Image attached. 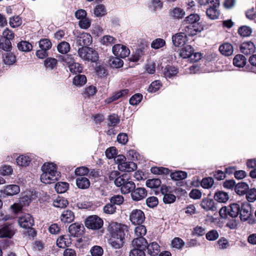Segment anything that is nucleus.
Here are the masks:
<instances>
[{
  "label": "nucleus",
  "instance_id": "nucleus-1",
  "mask_svg": "<svg viewBox=\"0 0 256 256\" xmlns=\"http://www.w3.org/2000/svg\"><path fill=\"white\" fill-rule=\"evenodd\" d=\"M42 171L40 180L46 184L54 183L60 177L56 165L52 162H45L42 166Z\"/></svg>",
  "mask_w": 256,
  "mask_h": 256
},
{
  "label": "nucleus",
  "instance_id": "nucleus-2",
  "mask_svg": "<svg viewBox=\"0 0 256 256\" xmlns=\"http://www.w3.org/2000/svg\"><path fill=\"white\" fill-rule=\"evenodd\" d=\"M78 56L84 61L96 62L98 60V52L92 48L82 46L78 50Z\"/></svg>",
  "mask_w": 256,
  "mask_h": 256
},
{
  "label": "nucleus",
  "instance_id": "nucleus-3",
  "mask_svg": "<svg viewBox=\"0 0 256 256\" xmlns=\"http://www.w3.org/2000/svg\"><path fill=\"white\" fill-rule=\"evenodd\" d=\"M109 231L112 238L124 241L125 234L120 224L116 222H112L109 226Z\"/></svg>",
  "mask_w": 256,
  "mask_h": 256
},
{
  "label": "nucleus",
  "instance_id": "nucleus-4",
  "mask_svg": "<svg viewBox=\"0 0 256 256\" xmlns=\"http://www.w3.org/2000/svg\"><path fill=\"white\" fill-rule=\"evenodd\" d=\"M85 225L88 228L98 230L102 226L103 221L96 216H92L86 218Z\"/></svg>",
  "mask_w": 256,
  "mask_h": 256
},
{
  "label": "nucleus",
  "instance_id": "nucleus-5",
  "mask_svg": "<svg viewBox=\"0 0 256 256\" xmlns=\"http://www.w3.org/2000/svg\"><path fill=\"white\" fill-rule=\"evenodd\" d=\"M204 26L198 22L196 23L188 24L184 27L183 30L188 35V36H194L200 32L204 30Z\"/></svg>",
  "mask_w": 256,
  "mask_h": 256
},
{
  "label": "nucleus",
  "instance_id": "nucleus-6",
  "mask_svg": "<svg viewBox=\"0 0 256 256\" xmlns=\"http://www.w3.org/2000/svg\"><path fill=\"white\" fill-rule=\"evenodd\" d=\"M219 5V0H211L210 7L206 10V14L210 19L215 20L218 18L220 16V12L218 10Z\"/></svg>",
  "mask_w": 256,
  "mask_h": 256
},
{
  "label": "nucleus",
  "instance_id": "nucleus-7",
  "mask_svg": "<svg viewBox=\"0 0 256 256\" xmlns=\"http://www.w3.org/2000/svg\"><path fill=\"white\" fill-rule=\"evenodd\" d=\"M130 219L134 224H140L145 220L144 214L140 210H134L130 214Z\"/></svg>",
  "mask_w": 256,
  "mask_h": 256
},
{
  "label": "nucleus",
  "instance_id": "nucleus-8",
  "mask_svg": "<svg viewBox=\"0 0 256 256\" xmlns=\"http://www.w3.org/2000/svg\"><path fill=\"white\" fill-rule=\"evenodd\" d=\"M112 50L116 56L121 58H125L130 54V50L126 46L121 44L114 45Z\"/></svg>",
  "mask_w": 256,
  "mask_h": 256
},
{
  "label": "nucleus",
  "instance_id": "nucleus-9",
  "mask_svg": "<svg viewBox=\"0 0 256 256\" xmlns=\"http://www.w3.org/2000/svg\"><path fill=\"white\" fill-rule=\"evenodd\" d=\"M240 218L242 221L248 220L252 216L251 207L248 202L242 203L240 211Z\"/></svg>",
  "mask_w": 256,
  "mask_h": 256
},
{
  "label": "nucleus",
  "instance_id": "nucleus-10",
  "mask_svg": "<svg viewBox=\"0 0 256 256\" xmlns=\"http://www.w3.org/2000/svg\"><path fill=\"white\" fill-rule=\"evenodd\" d=\"M15 230L12 224L0 226V238H11L15 234Z\"/></svg>",
  "mask_w": 256,
  "mask_h": 256
},
{
  "label": "nucleus",
  "instance_id": "nucleus-11",
  "mask_svg": "<svg viewBox=\"0 0 256 256\" xmlns=\"http://www.w3.org/2000/svg\"><path fill=\"white\" fill-rule=\"evenodd\" d=\"M20 192V187L17 184H8L4 186V189L0 190V192L8 196L16 195Z\"/></svg>",
  "mask_w": 256,
  "mask_h": 256
},
{
  "label": "nucleus",
  "instance_id": "nucleus-12",
  "mask_svg": "<svg viewBox=\"0 0 256 256\" xmlns=\"http://www.w3.org/2000/svg\"><path fill=\"white\" fill-rule=\"evenodd\" d=\"M184 32L176 34L172 37V41L175 46L180 47L183 46L186 42L188 35Z\"/></svg>",
  "mask_w": 256,
  "mask_h": 256
},
{
  "label": "nucleus",
  "instance_id": "nucleus-13",
  "mask_svg": "<svg viewBox=\"0 0 256 256\" xmlns=\"http://www.w3.org/2000/svg\"><path fill=\"white\" fill-rule=\"evenodd\" d=\"M76 42L79 46H87L92 42V37L88 33L82 32L76 37Z\"/></svg>",
  "mask_w": 256,
  "mask_h": 256
},
{
  "label": "nucleus",
  "instance_id": "nucleus-14",
  "mask_svg": "<svg viewBox=\"0 0 256 256\" xmlns=\"http://www.w3.org/2000/svg\"><path fill=\"white\" fill-rule=\"evenodd\" d=\"M18 224L22 228H29L34 225V220L31 215L27 214L19 218Z\"/></svg>",
  "mask_w": 256,
  "mask_h": 256
},
{
  "label": "nucleus",
  "instance_id": "nucleus-15",
  "mask_svg": "<svg viewBox=\"0 0 256 256\" xmlns=\"http://www.w3.org/2000/svg\"><path fill=\"white\" fill-rule=\"evenodd\" d=\"M147 195V191L144 188H137L132 191L131 192V196L132 199L135 201L140 200L146 197Z\"/></svg>",
  "mask_w": 256,
  "mask_h": 256
},
{
  "label": "nucleus",
  "instance_id": "nucleus-16",
  "mask_svg": "<svg viewBox=\"0 0 256 256\" xmlns=\"http://www.w3.org/2000/svg\"><path fill=\"white\" fill-rule=\"evenodd\" d=\"M256 50V48L254 44L251 41L243 42L240 47V52L244 54H250L254 53Z\"/></svg>",
  "mask_w": 256,
  "mask_h": 256
},
{
  "label": "nucleus",
  "instance_id": "nucleus-17",
  "mask_svg": "<svg viewBox=\"0 0 256 256\" xmlns=\"http://www.w3.org/2000/svg\"><path fill=\"white\" fill-rule=\"evenodd\" d=\"M118 168L120 171L130 172L136 170L137 168V166L134 162H126V161L123 164H119Z\"/></svg>",
  "mask_w": 256,
  "mask_h": 256
},
{
  "label": "nucleus",
  "instance_id": "nucleus-18",
  "mask_svg": "<svg viewBox=\"0 0 256 256\" xmlns=\"http://www.w3.org/2000/svg\"><path fill=\"white\" fill-rule=\"evenodd\" d=\"M83 226L79 224H72L68 228V231L71 236H78L82 233Z\"/></svg>",
  "mask_w": 256,
  "mask_h": 256
},
{
  "label": "nucleus",
  "instance_id": "nucleus-19",
  "mask_svg": "<svg viewBox=\"0 0 256 256\" xmlns=\"http://www.w3.org/2000/svg\"><path fill=\"white\" fill-rule=\"evenodd\" d=\"M148 244L146 239L144 238H136L132 242V248L146 249Z\"/></svg>",
  "mask_w": 256,
  "mask_h": 256
},
{
  "label": "nucleus",
  "instance_id": "nucleus-20",
  "mask_svg": "<svg viewBox=\"0 0 256 256\" xmlns=\"http://www.w3.org/2000/svg\"><path fill=\"white\" fill-rule=\"evenodd\" d=\"M200 206L202 208L206 211H214L216 210L214 201L210 198H204L201 202Z\"/></svg>",
  "mask_w": 256,
  "mask_h": 256
},
{
  "label": "nucleus",
  "instance_id": "nucleus-21",
  "mask_svg": "<svg viewBox=\"0 0 256 256\" xmlns=\"http://www.w3.org/2000/svg\"><path fill=\"white\" fill-rule=\"evenodd\" d=\"M148 254L151 256H156L160 252V246L156 242H152L148 245L147 244L146 248Z\"/></svg>",
  "mask_w": 256,
  "mask_h": 256
},
{
  "label": "nucleus",
  "instance_id": "nucleus-22",
  "mask_svg": "<svg viewBox=\"0 0 256 256\" xmlns=\"http://www.w3.org/2000/svg\"><path fill=\"white\" fill-rule=\"evenodd\" d=\"M71 244V239L68 236H61L57 240L56 244L60 248L68 246Z\"/></svg>",
  "mask_w": 256,
  "mask_h": 256
},
{
  "label": "nucleus",
  "instance_id": "nucleus-23",
  "mask_svg": "<svg viewBox=\"0 0 256 256\" xmlns=\"http://www.w3.org/2000/svg\"><path fill=\"white\" fill-rule=\"evenodd\" d=\"M219 50L222 54L229 56L232 54L234 49L231 44L226 42L220 46Z\"/></svg>",
  "mask_w": 256,
  "mask_h": 256
},
{
  "label": "nucleus",
  "instance_id": "nucleus-24",
  "mask_svg": "<svg viewBox=\"0 0 256 256\" xmlns=\"http://www.w3.org/2000/svg\"><path fill=\"white\" fill-rule=\"evenodd\" d=\"M194 51V49L191 46L186 45L180 50L179 55L182 58H188L189 60Z\"/></svg>",
  "mask_w": 256,
  "mask_h": 256
},
{
  "label": "nucleus",
  "instance_id": "nucleus-25",
  "mask_svg": "<svg viewBox=\"0 0 256 256\" xmlns=\"http://www.w3.org/2000/svg\"><path fill=\"white\" fill-rule=\"evenodd\" d=\"M76 184L77 186L81 189H87L90 186V181L86 177H78L76 179Z\"/></svg>",
  "mask_w": 256,
  "mask_h": 256
},
{
  "label": "nucleus",
  "instance_id": "nucleus-26",
  "mask_svg": "<svg viewBox=\"0 0 256 256\" xmlns=\"http://www.w3.org/2000/svg\"><path fill=\"white\" fill-rule=\"evenodd\" d=\"M74 219V212L70 210H64L60 216V220L64 222L70 223Z\"/></svg>",
  "mask_w": 256,
  "mask_h": 256
},
{
  "label": "nucleus",
  "instance_id": "nucleus-27",
  "mask_svg": "<svg viewBox=\"0 0 256 256\" xmlns=\"http://www.w3.org/2000/svg\"><path fill=\"white\" fill-rule=\"evenodd\" d=\"M163 74L166 78H172L176 76L178 71L174 66H168L162 70Z\"/></svg>",
  "mask_w": 256,
  "mask_h": 256
},
{
  "label": "nucleus",
  "instance_id": "nucleus-28",
  "mask_svg": "<svg viewBox=\"0 0 256 256\" xmlns=\"http://www.w3.org/2000/svg\"><path fill=\"white\" fill-rule=\"evenodd\" d=\"M249 189L248 185L246 182H239L236 185L234 190L239 195H244L246 194Z\"/></svg>",
  "mask_w": 256,
  "mask_h": 256
},
{
  "label": "nucleus",
  "instance_id": "nucleus-29",
  "mask_svg": "<svg viewBox=\"0 0 256 256\" xmlns=\"http://www.w3.org/2000/svg\"><path fill=\"white\" fill-rule=\"evenodd\" d=\"M131 180L130 176L127 174H123L118 176V178L116 180V186L118 187H122L126 184L127 182H129Z\"/></svg>",
  "mask_w": 256,
  "mask_h": 256
},
{
  "label": "nucleus",
  "instance_id": "nucleus-30",
  "mask_svg": "<svg viewBox=\"0 0 256 256\" xmlns=\"http://www.w3.org/2000/svg\"><path fill=\"white\" fill-rule=\"evenodd\" d=\"M31 162V158L28 156L21 155L16 159V162L18 166H27Z\"/></svg>",
  "mask_w": 256,
  "mask_h": 256
},
{
  "label": "nucleus",
  "instance_id": "nucleus-31",
  "mask_svg": "<svg viewBox=\"0 0 256 256\" xmlns=\"http://www.w3.org/2000/svg\"><path fill=\"white\" fill-rule=\"evenodd\" d=\"M240 208L241 206L238 204H231L228 210V214L231 217L236 218L239 214Z\"/></svg>",
  "mask_w": 256,
  "mask_h": 256
},
{
  "label": "nucleus",
  "instance_id": "nucleus-32",
  "mask_svg": "<svg viewBox=\"0 0 256 256\" xmlns=\"http://www.w3.org/2000/svg\"><path fill=\"white\" fill-rule=\"evenodd\" d=\"M246 62V60L244 56L242 54L236 56L233 60L234 64L237 67H244Z\"/></svg>",
  "mask_w": 256,
  "mask_h": 256
},
{
  "label": "nucleus",
  "instance_id": "nucleus-33",
  "mask_svg": "<svg viewBox=\"0 0 256 256\" xmlns=\"http://www.w3.org/2000/svg\"><path fill=\"white\" fill-rule=\"evenodd\" d=\"M214 198L216 201L219 202L224 203L228 200L229 197L226 192L219 191L215 194Z\"/></svg>",
  "mask_w": 256,
  "mask_h": 256
},
{
  "label": "nucleus",
  "instance_id": "nucleus-34",
  "mask_svg": "<svg viewBox=\"0 0 256 256\" xmlns=\"http://www.w3.org/2000/svg\"><path fill=\"white\" fill-rule=\"evenodd\" d=\"M135 188V184L131 180L129 182H127L126 184H125L120 188V191L123 194H128L130 192H132Z\"/></svg>",
  "mask_w": 256,
  "mask_h": 256
},
{
  "label": "nucleus",
  "instance_id": "nucleus-35",
  "mask_svg": "<svg viewBox=\"0 0 256 256\" xmlns=\"http://www.w3.org/2000/svg\"><path fill=\"white\" fill-rule=\"evenodd\" d=\"M170 15L174 18H182L185 15V12L180 8H175L170 12Z\"/></svg>",
  "mask_w": 256,
  "mask_h": 256
},
{
  "label": "nucleus",
  "instance_id": "nucleus-36",
  "mask_svg": "<svg viewBox=\"0 0 256 256\" xmlns=\"http://www.w3.org/2000/svg\"><path fill=\"white\" fill-rule=\"evenodd\" d=\"M68 204L67 200L62 197L57 198L53 202L54 206L61 208H66Z\"/></svg>",
  "mask_w": 256,
  "mask_h": 256
},
{
  "label": "nucleus",
  "instance_id": "nucleus-37",
  "mask_svg": "<svg viewBox=\"0 0 256 256\" xmlns=\"http://www.w3.org/2000/svg\"><path fill=\"white\" fill-rule=\"evenodd\" d=\"M86 82V78L84 75L78 74L73 79V84L77 86H82Z\"/></svg>",
  "mask_w": 256,
  "mask_h": 256
},
{
  "label": "nucleus",
  "instance_id": "nucleus-38",
  "mask_svg": "<svg viewBox=\"0 0 256 256\" xmlns=\"http://www.w3.org/2000/svg\"><path fill=\"white\" fill-rule=\"evenodd\" d=\"M3 61L6 64L12 65L16 62V57L11 52H7L3 56Z\"/></svg>",
  "mask_w": 256,
  "mask_h": 256
},
{
  "label": "nucleus",
  "instance_id": "nucleus-39",
  "mask_svg": "<svg viewBox=\"0 0 256 256\" xmlns=\"http://www.w3.org/2000/svg\"><path fill=\"white\" fill-rule=\"evenodd\" d=\"M186 177L187 173L184 171H176L170 174V178L174 180H182L186 178Z\"/></svg>",
  "mask_w": 256,
  "mask_h": 256
},
{
  "label": "nucleus",
  "instance_id": "nucleus-40",
  "mask_svg": "<svg viewBox=\"0 0 256 256\" xmlns=\"http://www.w3.org/2000/svg\"><path fill=\"white\" fill-rule=\"evenodd\" d=\"M18 48L22 52H28L32 48L31 44L26 41H22L18 44Z\"/></svg>",
  "mask_w": 256,
  "mask_h": 256
},
{
  "label": "nucleus",
  "instance_id": "nucleus-41",
  "mask_svg": "<svg viewBox=\"0 0 256 256\" xmlns=\"http://www.w3.org/2000/svg\"><path fill=\"white\" fill-rule=\"evenodd\" d=\"M58 50L62 54H67L70 50V45L66 42H62L57 46Z\"/></svg>",
  "mask_w": 256,
  "mask_h": 256
},
{
  "label": "nucleus",
  "instance_id": "nucleus-42",
  "mask_svg": "<svg viewBox=\"0 0 256 256\" xmlns=\"http://www.w3.org/2000/svg\"><path fill=\"white\" fill-rule=\"evenodd\" d=\"M116 40L110 35L104 36L101 39V43L106 46H111L116 42Z\"/></svg>",
  "mask_w": 256,
  "mask_h": 256
},
{
  "label": "nucleus",
  "instance_id": "nucleus-43",
  "mask_svg": "<svg viewBox=\"0 0 256 256\" xmlns=\"http://www.w3.org/2000/svg\"><path fill=\"white\" fill-rule=\"evenodd\" d=\"M134 232L136 238H144L146 233V229L145 226L139 225L135 228Z\"/></svg>",
  "mask_w": 256,
  "mask_h": 256
},
{
  "label": "nucleus",
  "instance_id": "nucleus-44",
  "mask_svg": "<svg viewBox=\"0 0 256 256\" xmlns=\"http://www.w3.org/2000/svg\"><path fill=\"white\" fill-rule=\"evenodd\" d=\"M58 58L60 60L66 63L68 67L75 61L74 57L72 54L60 55Z\"/></svg>",
  "mask_w": 256,
  "mask_h": 256
},
{
  "label": "nucleus",
  "instance_id": "nucleus-45",
  "mask_svg": "<svg viewBox=\"0 0 256 256\" xmlns=\"http://www.w3.org/2000/svg\"><path fill=\"white\" fill-rule=\"evenodd\" d=\"M70 72L73 74L81 73L82 71V66L75 61L68 67Z\"/></svg>",
  "mask_w": 256,
  "mask_h": 256
},
{
  "label": "nucleus",
  "instance_id": "nucleus-46",
  "mask_svg": "<svg viewBox=\"0 0 256 256\" xmlns=\"http://www.w3.org/2000/svg\"><path fill=\"white\" fill-rule=\"evenodd\" d=\"M13 173V168L9 165H4L0 167V174L4 176H11Z\"/></svg>",
  "mask_w": 256,
  "mask_h": 256
},
{
  "label": "nucleus",
  "instance_id": "nucleus-47",
  "mask_svg": "<svg viewBox=\"0 0 256 256\" xmlns=\"http://www.w3.org/2000/svg\"><path fill=\"white\" fill-rule=\"evenodd\" d=\"M166 44V42L164 39L158 38L154 40L151 43V47L155 50L162 48Z\"/></svg>",
  "mask_w": 256,
  "mask_h": 256
},
{
  "label": "nucleus",
  "instance_id": "nucleus-48",
  "mask_svg": "<svg viewBox=\"0 0 256 256\" xmlns=\"http://www.w3.org/2000/svg\"><path fill=\"white\" fill-rule=\"evenodd\" d=\"M68 184L66 182H59L55 186V189L58 193H64L67 190Z\"/></svg>",
  "mask_w": 256,
  "mask_h": 256
},
{
  "label": "nucleus",
  "instance_id": "nucleus-49",
  "mask_svg": "<svg viewBox=\"0 0 256 256\" xmlns=\"http://www.w3.org/2000/svg\"><path fill=\"white\" fill-rule=\"evenodd\" d=\"M160 184L161 180L158 178L150 179L146 181V186L151 188H157Z\"/></svg>",
  "mask_w": 256,
  "mask_h": 256
},
{
  "label": "nucleus",
  "instance_id": "nucleus-50",
  "mask_svg": "<svg viewBox=\"0 0 256 256\" xmlns=\"http://www.w3.org/2000/svg\"><path fill=\"white\" fill-rule=\"evenodd\" d=\"M184 245V242L183 240L179 238H174L171 242V246L172 248L176 249H182Z\"/></svg>",
  "mask_w": 256,
  "mask_h": 256
},
{
  "label": "nucleus",
  "instance_id": "nucleus-51",
  "mask_svg": "<svg viewBox=\"0 0 256 256\" xmlns=\"http://www.w3.org/2000/svg\"><path fill=\"white\" fill-rule=\"evenodd\" d=\"M200 20V16L196 14H191L186 18L184 21L188 24L196 23Z\"/></svg>",
  "mask_w": 256,
  "mask_h": 256
},
{
  "label": "nucleus",
  "instance_id": "nucleus-52",
  "mask_svg": "<svg viewBox=\"0 0 256 256\" xmlns=\"http://www.w3.org/2000/svg\"><path fill=\"white\" fill-rule=\"evenodd\" d=\"M57 62L56 58H48L44 61V65L46 68L52 70L56 66Z\"/></svg>",
  "mask_w": 256,
  "mask_h": 256
},
{
  "label": "nucleus",
  "instance_id": "nucleus-53",
  "mask_svg": "<svg viewBox=\"0 0 256 256\" xmlns=\"http://www.w3.org/2000/svg\"><path fill=\"white\" fill-rule=\"evenodd\" d=\"M238 34L242 36L246 37L250 36L252 32V28L248 26H242L238 30Z\"/></svg>",
  "mask_w": 256,
  "mask_h": 256
},
{
  "label": "nucleus",
  "instance_id": "nucleus-54",
  "mask_svg": "<svg viewBox=\"0 0 256 256\" xmlns=\"http://www.w3.org/2000/svg\"><path fill=\"white\" fill-rule=\"evenodd\" d=\"M39 46L40 49L48 50L52 47L50 41L47 38H44L39 41Z\"/></svg>",
  "mask_w": 256,
  "mask_h": 256
},
{
  "label": "nucleus",
  "instance_id": "nucleus-55",
  "mask_svg": "<svg viewBox=\"0 0 256 256\" xmlns=\"http://www.w3.org/2000/svg\"><path fill=\"white\" fill-rule=\"evenodd\" d=\"M105 7L102 4L97 5L94 10V13L96 16H101L106 14Z\"/></svg>",
  "mask_w": 256,
  "mask_h": 256
},
{
  "label": "nucleus",
  "instance_id": "nucleus-56",
  "mask_svg": "<svg viewBox=\"0 0 256 256\" xmlns=\"http://www.w3.org/2000/svg\"><path fill=\"white\" fill-rule=\"evenodd\" d=\"M152 173L155 174H168L169 170L162 167H152L150 169Z\"/></svg>",
  "mask_w": 256,
  "mask_h": 256
},
{
  "label": "nucleus",
  "instance_id": "nucleus-57",
  "mask_svg": "<svg viewBox=\"0 0 256 256\" xmlns=\"http://www.w3.org/2000/svg\"><path fill=\"white\" fill-rule=\"evenodd\" d=\"M0 48L5 51L8 52L11 50V42L8 39H2L0 40Z\"/></svg>",
  "mask_w": 256,
  "mask_h": 256
},
{
  "label": "nucleus",
  "instance_id": "nucleus-58",
  "mask_svg": "<svg viewBox=\"0 0 256 256\" xmlns=\"http://www.w3.org/2000/svg\"><path fill=\"white\" fill-rule=\"evenodd\" d=\"M214 184V180L212 178L208 177L202 179L201 186L204 188H210Z\"/></svg>",
  "mask_w": 256,
  "mask_h": 256
},
{
  "label": "nucleus",
  "instance_id": "nucleus-59",
  "mask_svg": "<svg viewBox=\"0 0 256 256\" xmlns=\"http://www.w3.org/2000/svg\"><path fill=\"white\" fill-rule=\"evenodd\" d=\"M161 86L162 84L160 80H154L150 85L148 88V91L150 92H154L158 90Z\"/></svg>",
  "mask_w": 256,
  "mask_h": 256
},
{
  "label": "nucleus",
  "instance_id": "nucleus-60",
  "mask_svg": "<svg viewBox=\"0 0 256 256\" xmlns=\"http://www.w3.org/2000/svg\"><path fill=\"white\" fill-rule=\"evenodd\" d=\"M74 172L76 175L79 176V177L84 176L88 174L89 170L86 166H80L77 168L75 170Z\"/></svg>",
  "mask_w": 256,
  "mask_h": 256
},
{
  "label": "nucleus",
  "instance_id": "nucleus-61",
  "mask_svg": "<svg viewBox=\"0 0 256 256\" xmlns=\"http://www.w3.org/2000/svg\"><path fill=\"white\" fill-rule=\"evenodd\" d=\"M145 250L146 249L132 248V249L130 252L129 256H146Z\"/></svg>",
  "mask_w": 256,
  "mask_h": 256
},
{
  "label": "nucleus",
  "instance_id": "nucleus-62",
  "mask_svg": "<svg viewBox=\"0 0 256 256\" xmlns=\"http://www.w3.org/2000/svg\"><path fill=\"white\" fill-rule=\"evenodd\" d=\"M142 98V94H136L132 96L130 99V104L132 106L138 104Z\"/></svg>",
  "mask_w": 256,
  "mask_h": 256
},
{
  "label": "nucleus",
  "instance_id": "nucleus-63",
  "mask_svg": "<svg viewBox=\"0 0 256 256\" xmlns=\"http://www.w3.org/2000/svg\"><path fill=\"white\" fill-rule=\"evenodd\" d=\"M90 252L92 256H102L104 250L102 248L98 246H95L90 249Z\"/></svg>",
  "mask_w": 256,
  "mask_h": 256
},
{
  "label": "nucleus",
  "instance_id": "nucleus-64",
  "mask_svg": "<svg viewBox=\"0 0 256 256\" xmlns=\"http://www.w3.org/2000/svg\"><path fill=\"white\" fill-rule=\"evenodd\" d=\"M248 200L250 202H253L256 200V189L252 188L248 190L246 195Z\"/></svg>",
  "mask_w": 256,
  "mask_h": 256
}]
</instances>
